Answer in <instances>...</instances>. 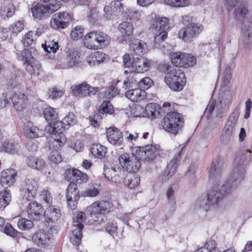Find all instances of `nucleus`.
<instances>
[{
  "label": "nucleus",
  "instance_id": "obj_1",
  "mask_svg": "<svg viewBox=\"0 0 252 252\" xmlns=\"http://www.w3.org/2000/svg\"><path fill=\"white\" fill-rule=\"evenodd\" d=\"M223 162L220 158H217L213 160L211 166L208 168V177L210 180L214 181L216 183H220L217 186H214L210 189L207 193V198L209 204L212 206L220 203L222 201L225 195L230 192L224 191L222 188V184L220 185L221 181V175L222 172Z\"/></svg>",
  "mask_w": 252,
  "mask_h": 252
},
{
  "label": "nucleus",
  "instance_id": "obj_2",
  "mask_svg": "<svg viewBox=\"0 0 252 252\" xmlns=\"http://www.w3.org/2000/svg\"><path fill=\"white\" fill-rule=\"evenodd\" d=\"M232 100V92L227 88H222L219 94L218 101L211 100L208 105L205 113L211 115L215 109V117L220 119L227 113Z\"/></svg>",
  "mask_w": 252,
  "mask_h": 252
},
{
  "label": "nucleus",
  "instance_id": "obj_3",
  "mask_svg": "<svg viewBox=\"0 0 252 252\" xmlns=\"http://www.w3.org/2000/svg\"><path fill=\"white\" fill-rule=\"evenodd\" d=\"M182 21L187 25L179 31L178 36L186 42H191L203 30V25L200 23H197L191 16H183L182 17Z\"/></svg>",
  "mask_w": 252,
  "mask_h": 252
},
{
  "label": "nucleus",
  "instance_id": "obj_4",
  "mask_svg": "<svg viewBox=\"0 0 252 252\" xmlns=\"http://www.w3.org/2000/svg\"><path fill=\"white\" fill-rule=\"evenodd\" d=\"M113 204L109 201H97L87 208V213L92 221L91 223L99 224L106 219L105 215L112 209Z\"/></svg>",
  "mask_w": 252,
  "mask_h": 252
},
{
  "label": "nucleus",
  "instance_id": "obj_5",
  "mask_svg": "<svg viewBox=\"0 0 252 252\" xmlns=\"http://www.w3.org/2000/svg\"><path fill=\"white\" fill-rule=\"evenodd\" d=\"M239 114V109L236 108L227 117L220 137V141L222 144L228 145L232 141Z\"/></svg>",
  "mask_w": 252,
  "mask_h": 252
},
{
  "label": "nucleus",
  "instance_id": "obj_6",
  "mask_svg": "<svg viewBox=\"0 0 252 252\" xmlns=\"http://www.w3.org/2000/svg\"><path fill=\"white\" fill-rule=\"evenodd\" d=\"M246 173V167L245 164L236 163L234 160V166L226 182L222 184L224 191L231 192L236 189L244 180Z\"/></svg>",
  "mask_w": 252,
  "mask_h": 252
},
{
  "label": "nucleus",
  "instance_id": "obj_7",
  "mask_svg": "<svg viewBox=\"0 0 252 252\" xmlns=\"http://www.w3.org/2000/svg\"><path fill=\"white\" fill-rule=\"evenodd\" d=\"M170 107V103H164L160 110L161 112L166 113L169 110ZM182 120L179 113L176 112H167L166 115L162 119V126L165 131L176 135L180 129Z\"/></svg>",
  "mask_w": 252,
  "mask_h": 252
},
{
  "label": "nucleus",
  "instance_id": "obj_8",
  "mask_svg": "<svg viewBox=\"0 0 252 252\" xmlns=\"http://www.w3.org/2000/svg\"><path fill=\"white\" fill-rule=\"evenodd\" d=\"M164 81L172 91L179 92L183 89L186 84V78L182 69L174 68L166 74Z\"/></svg>",
  "mask_w": 252,
  "mask_h": 252
},
{
  "label": "nucleus",
  "instance_id": "obj_9",
  "mask_svg": "<svg viewBox=\"0 0 252 252\" xmlns=\"http://www.w3.org/2000/svg\"><path fill=\"white\" fill-rule=\"evenodd\" d=\"M141 161L136 151L134 153L123 154L119 158L121 166L130 173H135L138 171L141 165Z\"/></svg>",
  "mask_w": 252,
  "mask_h": 252
},
{
  "label": "nucleus",
  "instance_id": "obj_10",
  "mask_svg": "<svg viewBox=\"0 0 252 252\" xmlns=\"http://www.w3.org/2000/svg\"><path fill=\"white\" fill-rule=\"evenodd\" d=\"M168 22V19L166 17H157L155 18L152 24V29L154 32L155 46L159 48V45L167 38V32L165 30Z\"/></svg>",
  "mask_w": 252,
  "mask_h": 252
},
{
  "label": "nucleus",
  "instance_id": "obj_11",
  "mask_svg": "<svg viewBox=\"0 0 252 252\" xmlns=\"http://www.w3.org/2000/svg\"><path fill=\"white\" fill-rule=\"evenodd\" d=\"M2 99L4 101L5 105L12 102L17 111H23L27 104V97L24 94L8 92L3 94Z\"/></svg>",
  "mask_w": 252,
  "mask_h": 252
},
{
  "label": "nucleus",
  "instance_id": "obj_12",
  "mask_svg": "<svg viewBox=\"0 0 252 252\" xmlns=\"http://www.w3.org/2000/svg\"><path fill=\"white\" fill-rule=\"evenodd\" d=\"M170 59L173 64L181 67L192 66L196 63L195 57L191 54L185 53H173L171 55Z\"/></svg>",
  "mask_w": 252,
  "mask_h": 252
},
{
  "label": "nucleus",
  "instance_id": "obj_13",
  "mask_svg": "<svg viewBox=\"0 0 252 252\" xmlns=\"http://www.w3.org/2000/svg\"><path fill=\"white\" fill-rule=\"evenodd\" d=\"M71 20V15L68 12L63 11L57 13L53 16L50 25L52 28L60 30L67 27Z\"/></svg>",
  "mask_w": 252,
  "mask_h": 252
},
{
  "label": "nucleus",
  "instance_id": "obj_14",
  "mask_svg": "<svg viewBox=\"0 0 252 252\" xmlns=\"http://www.w3.org/2000/svg\"><path fill=\"white\" fill-rule=\"evenodd\" d=\"M136 151L141 160L144 162H149L153 160L159 154L158 149L151 145L139 147Z\"/></svg>",
  "mask_w": 252,
  "mask_h": 252
},
{
  "label": "nucleus",
  "instance_id": "obj_15",
  "mask_svg": "<svg viewBox=\"0 0 252 252\" xmlns=\"http://www.w3.org/2000/svg\"><path fill=\"white\" fill-rule=\"evenodd\" d=\"M98 88L92 87L86 82L71 87L72 93L74 95L83 96L95 95L98 91Z\"/></svg>",
  "mask_w": 252,
  "mask_h": 252
},
{
  "label": "nucleus",
  "instance_id": "obj_16",
  "mask_svg": "<svg viewBox=\"0 0 252 252\" xmlns=\"http://www.w3.org/2000/svg\"><path fill=\"white\" fill-rule=\"evenodd\" d=\"M150 65L151 62L148 59L142 56L137 57L133 58L132 66L129 71L143 73L149 70Z\"/></svg>",
  "mask_w": 252,
  "mask_h": 252
},
{
  "label": "nucleus",
  "instance_id": "obj_17",
  "mask_svg": "<svg viewBox=\"0 0 252 252\" xmlns=\"http://www.w3.org/2000/svg\"><path fill=\"white\" fill-rule=\"evenodd\" d=\"M23 134L27 138L35 139L44 136V132L42 129L34 126L31 122H27L24 126Z\"/></svg>",
  "mask_w": 252,
  "mask_h": 252
},
{
  "label": "nucleus",
  "instance_id": "obj_18",
  "mask_svg": "<svg viewBox=\"0 0 252 252\" xmlns=\"http://www.w3.org/2000/svg\"><path fill=\"white\" fill-rule=\"evenodd\" d=\"M108 141L112 145L120 146L123 141V135L116 127H110L106 132Z\"/></svg>",
  "mask_w": 252,
  "mask_h": 252
},
{
  "label": "nucleus",
  "instance_id": "obj_19",
  "mask_svg": "<svg viewBox=\"0 0 252 252\" xmlns=\"http://www.w3.org/2000/svg\"><path fill=\"white\" fill-rule=\"evenodd\" d=\"M16 173L12 169H7L1 173L0 183L4 188H8L13 185L15 182Z\"/></svg>",
  "mask_w": 252,
  "mask_h": 252
},
{
  "label": "nucleus",
  "instance_id": "obj_20",
  "mask_svg": "<svg viewBox=\"0 0 252 252\" xmlns=\"http://www.w3.org/2000/svg\"><path fill=\"white\" fill-rule=\"evenodd\" d=\"M42 211L41 204L36 201L30 203L27 207V212L30 219L39 220L42 216Z\"/></svg>",
  "mask_w": 252,
  "mask_h": 252
},
{
  "label": "nucleus",
  "instance_id": "obj_21",
  "mask_svg": "<svg viewBox=\"0 0 252 252\" xmlns=\"http://www.w3.org/2000/svg\"><path fill=\"white\" fill-rule=\"evenodd\" d=\"M225 4L228 6L229 10L234 8V14L242 16L248 12V9L242 3L241 0H225Z\"/></svg>",
  "mask_w": 252,
  "mask_h": 252
},
{
  "label": "nucleus",
  "instance_id": "obj_22",
  "mask_svg": "<svg viewBox=\"0 0 252 252\" xmlns=\"http://www.w3.org/2000/svg\"><path fill=\"white\" fill-rule=\"evenodd\" d=\"M44 216L46 222H54L61 217V210L58 207L50 206L44 211Z\"/></svg>",
  "mask_w": 252,
  "mask_h": 252
},
{
  "label": "nucleus",
  "instance_id": "obj_23",
  "mask_svg": "<svg viewBox=\"0 0 252 252\" xmlns=\"http://www.w3.org/2000/svg\"><path fill=\"white\" fill-rule=\"evenodd\" d=\"M126 96L132 102L141 101L146 97L145 92L138 87L129 89L126 92Z\"/></svg>",
  "mask_w": 252,
  "mask_h": 252
},
{
  "label": "nucleus",
  "instance_id": "obj_24",
  "mask_svg": "<svg viewBox=\"0 0 252 252\" xmlns=\"http://www.w3.org/2000/svg\"><path fill=\"white\" fill-rule=\"evenodd\" d=\"M108 60V56L101 52L97 51L90 55L87 58V63L91 66L98 65Z\"/></svg>",
  "mask_w": 252,
  "mask_h": 252
},
{
  "label": "nucleus",
  "instance_id": "obj_25",
  "mask_svg": "<svg viewBox=\"0 0 252 252\" xmlns=\"http://www.w3.org/2000/svg\"><path fill=\"white\" fill-rule=\"evenodd\" d=\"M122 3L119 2H111L106 5L103 9L104 17L107 19H110L111 16L116 15L122 10Z\"/></svg>",
  "mask_w": 252,
  "mask_h": 252
},
{
  "label": "nucleus",
  "instance_id": "obj_26",
  "mask_svg": "<svg viewBox=\"0 0 252 252\" xmlns=\"http://www.w3.org/2000/svg\"><path fill=\"white\" fill-rule=\"evenodd\" d=\"M66 173L68 174L69 178L73 182L75 181L77 184H82L86 183L88 181V178L86 174L83 173L81 171L72 169L66 171Z\"/></svg>",
  "mask_w": 252,
  "mask_h": 252
},
{
  "label": "nucleus",
  "instance_id": "obj_27",
  "mask_svg": "<svg viewBox=\"0 0 252 252\" xmlns=\"http://www.w3.org/2000/svg\"><path fill=\"white\" fill-rule=\"evenodd\" d=\"M80 53L74 50H70L66 56V66L67 68L76 66L81 62Z\"/></svg>",
  "mask_w": 252,
  "mask_h": 252
},
{
  "label": "nucleus",
  "instance_id": "obj_28",
  "mask_svg": "<svg viewBox=\"0 0 252 252\" xmlns=\"http://www.w3.org/2000/svg\"><path fill=\"white\" fill-rule=\"evenodd\" d=\"M46 128L48 132L54 135L63 134V131L67 129L63 121H58L50 123L48 126L46 127Z\"/></svg>",
  "mask_w": 252,
  "mask_h": 252
},
{
  "label": "nucleus",
  "instance_id": "obj_29",
  "mask_svg": "<svg viewBox=\"0 0 252 252\" xmlns=\"http://www.w3.org/2000/svg\"><path fill=\"white\" fill-rule=\"evenodd\" d=\"M129 49L135 54L141 56L147 50V46L145 42L139 39H134L129 44Z\"/></svg>",
  "mask_w": 252,
  "mask_h": 252
},
{
  "label": "nucleus",
  "instance_id": "obj_30",
  "mask_svg": "<svg viewBox=\"0 0 252 252\" xmlns=\"http://www.w3.org/2000/svg\"><path fill=\"white\" fill-rule=\"evenodd\" d=\"M185 147V145H181L176 148V154L167 166L168 169L172 170V172H175L178 164L180 161L181 157Z\"/></svg>",
  "mask_w": 252,
  "mask_h": 252
},
{
  "label": "nucleus",
  "instance_id": "obj_31",
  "mask_svg": "<svg viewBox=\"0 0 252 252\" xmlns=\"http://www.w3.org/2000/svg\"><path fill=\"white\" fill-rule=\"evenodd\" d=\"M32 241L37 246H44L47 244L50 240L49 235L43 230H40L33 234Z\"/></svg>",
  "mask_w": 252,
  "mask_h": 252
},
{
  "label": "nucleus",
  "instance_id": "obj_32",
  "mask_svg": "<svg viewBox=\"0 0 252 252\" xmlns=\"http://www.w3.org/2000/svg\"><path fill=\"white\" fill-rule=\"evenodd\" d=\"M66 141V137L64 134L61 135H52V139L50 140L49 143V147L51 150L54 149V150H59L65 143Z\"/></svg>",
  "mask_w": 252,
  "mask_h": 252
},
{
  "label": "nucleus",
  "instance_id": "obj_33",
  "mask_svg": "<svg viewBox=\"0 0 252 252\" xmlns=\"http://www.w3.org/2000/svg\"><path fill=\"white\" fill-rule=\"evenodd\" d=\"M236 163H252V148L251 149H243L235 158Z\"/></svg>",
  "mask_w": 252,
  "mask_h": 252
},
{
  "label": "nucleus",
  "instance_id": "obj_34",
  "mask_svg": "<svg viewBox=\"0 0 252 252\" xmlns=\"http://www.w3.org/2000/svg\"><path fill=\"white\" fill-rule=\"evenodd\" d=\"M97 43V38L95 31L87 33L84 39V44L85 47L90 49H96L98 45H96Z\"/></svg>",
  "mask_w": 252,
  "mask_h": 252
},
{
  "label": "nucleus",
  "instance_id": "obj_35",
  "mask_svg": "<svg viewBox=\"0 0 252 252\" xmlns=\"http://www.w3.org/2000/svg\"><path fill=\"white\" fill-rule=\"evenodd\" d=\"M33 16L38 19L49 15L46 6L43 4H37L34 7L31 9Z\"/></svg>",
  "mask_w": 252,
  "mask_h": 252
},
{
  "label": "nucleus",
  "instance_id": "obj_36",
  "mask_svg": "<svg viewBox=\"0 0 252 252\" xmlns=\"http://www.w3.org/2000/svg\"><path fill=\"white\" fill-rule=\"evenodd\" d=\"M26 162L28 166L39 171L42 170L46 165L42 159L33 157H28L27 158Z\"/></svg>",
  "mask_w": 252,
  "mask_h": 252
},
{
  "label": "nucleus",
  "instance_id": "obj_37",
  "mask_svg": "<svg viewBox=\"0 0 252 252\" xmlns=\"http://www.w3.org/2000/svg\"><path fill=\"white\" fill-rule=\"evenodd\" d=\"M79 227H75L72 231L70 236V240L71 243L74 245L78 246L81 242L82 236V230L84 227L83 224H78Z\"/></svg>",
  "mask_w": 252,
  "mask_h": 252
},
{
  "label": "nucleus",
  "instance_id": "obj_38",
  "mask_svg": "<svg viewBox=\"0 0 252 252\" xmlns=\"http://www.w3.org/2000/svg\"><path fill=\"white\" fill-rule=\"evenodd\" d=\"M130 72L129 75L123 82V88L125 90L138 87L139 81L136 79V75L132 72Z\"/></svg>",
  "mask_w": 252,
  "mask_h": 252
},
{
  "label": "nucleus",
  "instance_id": "obj_39",
  "mask_svg": "<svg viewBox=\"0 0 252 252\" xmlns=\"http://www.w3.org/2000/svg\"><path fill=\"white\" fill-rule=\"evenodd\" d=\"M19 191L20 197L23 202L31 201L32 200L37 192L33 190H31L27 189L22 186L20 189Z\"/></svg>",
  "mask_w": 252,
  "mask_h": 252
},
{
  "label": "nucleus",
  "instance_id": "obj_40",
  "mask_svg": "<svg viewBox=\"0 0 252 252\" xmlns=\"http://www.w3.org/2000/svg\"><path fill=\"white\" fill-rule=\"evenodd\" d=\"M107 148L106 147L99 144H94L91 148V153L95 158H99L105 157L106 153Z\"/></svg>",
  "mask_w": 252,
  "mask_h": 252
},
{
  "label": "nucleus",
  "instance_id": "obj_41",
  "mask_svg": "<svg viewBox=\"0 0 252 252\" xmlns=\"http://www.w3.org/2000/svg\"><path fill=\"white\" fill-rule=\"evenodd\" d=\"M79 199L80 198L79 190L77 185L74 182H71L68 186L66 189V198Z\"/></svg>",
  "mask_w": 252,
  "mask_h": 252
},
{
  "label": "nucleus",
  "instance_id": "obj_42",
  "mask_svg": "<svg viewBox=\"0 0 252 252\" xmlns=\"http://www.w3.org/2000/svg\"><path fill=\"white\" fill-rule=\"evenodd\" d=\"M11 201V196L9 190L0 191V210L4 209Z\"/></svg>",
  "mask_w": 252,
  "mask_h": 252
},
{
  "label": "nucleus",
  "instance_id": "obj_43",
  "mask_svg": "<svg viewBox=\"0 0 252 252\" xmlns=\"http://www.w3.org/2000/svg\"><path fill=\"white\" fill-rule=\"evenodd\" d=\"M194 252H220L214 240H208L203 247L197 249Z\"/></svg>",
  "mask_w": 252,
  "mask_h": 252
},
{
  "label": "nucleus",
  "instance_id": "obj_44",
  "mask_svg": "<svg viewBox=\"0 0 252 252\" xmlns=\"http://www.w3.org/2000/svg\"><path fill=\"white\" fill-rule=\"evenodd\" d=\"M119 30L124 37H126L132 34L133 27L131 23L125 21L119 25Z\"/></svg>",
  "mask_w": 252,
  "mask_h": 252
},
{
  "label": "nucleus",
  "instance_id": "obj_45",
  "mask_svg": "<svg viewBox=\"0 0 252 252\" xmlns=\"http://www.w3.org/2000/svg\"><path fill=\"white\" fill-rule=\"evenodd\" d=\"M158 105L155 103H149L145 108V114L147 117L156 118L160 114Z\"/></svg>",
  "mask_w": 252,
  "mask_h": 252
},
{
  "label": "nucleus",
  "instance_id": "obj_46",
  "mask_svg": "<svg viewBox=\"0 0 252 252\" xmlns=\"http://www.w3.org/2000/svg\"><path fill=\"white\" fill-rule=\"evenodd\" d=\"M97 38V43L101 47H104L108 45L110 42V37L105 33L100 31L95 32Z\"/></svg>",
  "mask_w": 252,
  "mask_h": 252
},
{
  "label": "nucleus",
  "instance_id": "obj_47",
  "mask_svg": "<svg viewBox=\"0 0 252 252\" xmlns=\"http://www.w3.org/2000/svg\"><path fill=\"white\" fill-rule=\"evenodd\" d=\"M118 80H114L111 83L109 87L105 90L104 95L108 98H113L119 94V90L117 88V84L119 83Z\"/></svg>",
  "mask_w": 252,
  "mask_h": 252
},
{
  "label": "nucleus",
  "instance_id": "obj_48",
  "mask_svg": "<svg viewBox=\"0 0 252 252\" xmlns=\"http://www.w3.org/2000/svg\"><path fill=\"white\" fill-rule=\"evenodd\" d=\"M27 71L31 75H38L41 69V65L37 62H33L32 60L30 63H27L26 65Z\"/></svg>",
  "mask_w": 252,
  "mask_h": 252
},
{
  "label": "nucleus",
  "instance_id": "obj_49",
  "mask_svg": "<svg viewBox=\"0 0 252 252\" xmlns=\"http://www.w3.org/2000/svg\"><path fill=\"white\" fill-rule=\"evenodd\" d=\"M18 228L22 231L29 230L33 228L34 224L30 220L25 218L20 219L17 222Z\"/></svg>",
  "mask_w": 252,
  "mask_h": 252
},
{
  "label": "nucleus",
  "instance_id": "obj_50",
  "mask_svg": "<svg viewBox=\"0 0 252 252\" xmlns=\"http://www.w3.org/2000/svg\"><path fill=\"white\" fill-rule=\"evenodd\" d=\"M100 193V190L97 185L91 186L82 192L83 197H94L97 196Z\"/></svg>",
  "mask_w": 252,
  "mask_h": 252
},
{
  "label": "nucleus",
  "instance_id": "obj_51",
  "mask_svg": "<svg viewBox=\"0 0 252 252\" xmlns=\"http://www.w3.org/2000/svg\"><path fill=\"white\" fill-rule=\"evenodd\" d=\"M44 118L47 121H53L57 119L58 114L55 109L51 107L44 109L43 111Z\"/></svg>",
  "mask_w": 252,
  "mask_h": 252
},
{
  "label": "nucleus",
  "instance_id": "obj_52",
  "mask_svg": "<svg viewBox=\"0 0 252 252\" xmlns=\"http://www.w3.org/2000/svg\"><path fill=\"white\" fill-rule=\"evenodd\" d=\"M140 181L139 177L133 176L130 178L125 179L124 184L128 188L134 189L139 185Z\"/></svg>",
  "mask_w": 252,
  "mask_h": 252
},
{
  "label": "nucleus",
  "instance_id": "obj_53",
  "mask_svg": "<svg viewBox=\"0 0 252 252\" xmlns=\"http://www.w3.org/2000/svg\"><path fill=\"white\" fill-rule=\"evenodd\" d=\"M113 107L109 101H104L100 106L98 112L100 114H111L113 112Z\"/></svg>",
  "mask_w": 252,
  "mask_h": 252
},
{
  "label": "nucleus",
  "instance_id": "obj_54",
  "mask_svg": "<svg viewBox=\"0 0 252 252\" xmlns=\"http://www.w3.org/2000/svg\"><path fill=\"white\" fill-rule=\"evenodd\" d=\"M17 59L24 62V64L26 65L27 63H30L33 58L32 57L31 53L27 49L23 50L19 55L17 56Z\"/></svg>",
  "mask_w": 252,
  "mask_h": 252
},
{
  "label": "nucleus",
  "instance_id": "obj_55",
  "mask_svg": "<svg viewBox=\"0 0 252 252\" xmlns=\"http://www.w3.org/2000/svg\"><path fill=\"white\" fill-rule=\"evenodd\" d=\"M15 13V9L12 4L4 7L0 11L1 17L5 20L12 16Z\"/></svg>",
  "mask_w": 252,
  "mask_h": 252
},
{
  "label": "nucleus",
  "instance_id": "obj_56",
  "mask_svg": "<svg viewBox=\"0 0 252 252\" xmlns=\"http://www.w3.org/2000/svg\"><path fill=\"white\" fill-rule=\"evenodd\" d=\"M42 46L46 52L48 53L52 52L54 53L56 52L59 47L58 43L54 41H52L51 42L46 41L44 44H42Z\"/></svg>",
  "mask_w": 252,
  "mask_h": 252
},
{
  "label": "nucleus",
  "instance_id": "obj_57",
  "mask_svg": "<svg viewBox=\"0 0 252 252\" xmlns=\"http://www.w3.org/2000/svg\"><path fill=\"white\" fill-rule=\"evenodd\" d=\"M63 122L68 128L70 126H73L77 123V119L75 115L71 112L68 113L63 119Z\"/></svg>",
  "mask_w": 252,
  "mask_h": 252
},
{
  "label": "nucleus",
  "instance_id": "obj_58",
  "mask_svg": "<svg viewBox=\"0 0 252 252\" xmlns=\"http://www.w3.org/2000/svg\"><path fill=\"white\" fill-rule=\"evenodd\" d=\"M86 219L85 213L83 212H78L74 214L73 219V225L74 227H79L78 223L83 224L82 222Z\"/></svg>",
  "mask_w": 252,
  "mask_h": 252
},
{
  "label": "nucleus",
  "instance_id": "obj_59",
  "mask_svg": "<svg viewBox=\"0 0 252 252\" xmlns=\"http://www.w3.org/2000/svg\"><path fill=\"white\" fill-rule=\"evenodd\" d=\"M33 32L29 31L24 35L22 40L24 46L29 47L33 43L35 39V37H34L33 36Z\"/></svg>",
  "mask_w": 252,
  "mask_h": 252
},
{
  "label": "nucleus",
  "instance_id": "obj_60",
  "mask_svg": "<svg viewBox=\"0 0 252 252\" xmlns=\"http://www.w3.org/2000/svg\"><path fill=\"white\" fill-rule=\"evenodd\" d=\"M49 2V4L46 6L49 14L50 15L51 13L57 11L60 8L61 3L59 0H52Z\"/></svg>",
  "mask_w": 252,
  "mask_h": 252
},
{
  "label": "nucleus",
  "instance_id": "obj_61",
  "mask_svg": "<svg viewBox=\"0 0 252 252\" xmlns=\"http://www.w3.org/2000/svg\"><path fill=\"white\" fill-rule=\"evenodd\" d=\"M83 29L80 26H77L72 29L70 32V37L74 40H78L83 37Z\"/></svg>",
  "mask_w": 252,
  "mask_h": 252
},
{
  "label": "nucleus",
  "instance_id": "obj_62",
  "mask_svg": "<svg viewBox=\"0 0 252 252\" xmlns=\"http://www.w3.org/2000/svg\"><path fill=\"white\" fill-rule=\"evenodd\" d=\"M243 42L249 48H252V29L247 30L243 36Z\"/></svg>",
  "mask_w": 252,
  "mask_h": 252
},
{
  "label": "nucleus",
  "instance_id": "obj_63",
  "mask_svg": "<svg viewBox=\"0 0 252 252\" xmlns=\"http://www.w3.org/2000/svg\"><path fill=\"white\" fill-rule=\"evenodd\" d=\"M243 42L249 48H252V29L247 30L243 36Z\"/></svg>",
  "mask_w": 252,
  "mask_h": 252
},
{
  "label": "nucleus",
  "instance_id": "obj_64",
  "mask_svg": "<svg viewBox=\"0 0 252 252\" xmlns=\"http://www.w3.org/2000/svg\"><path fill=\"white\" fill-rule=\"evenodd\" d=\"M243 42L249 48H252V29L247 30L243 36Z\"/></svg>",
  "mask_w": 252,
  "mask_h": 252
}]
</instances>
